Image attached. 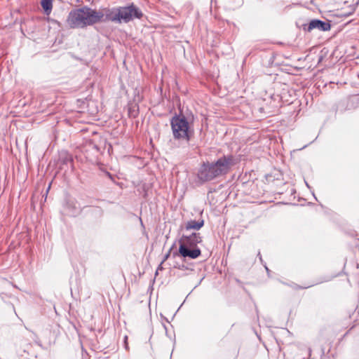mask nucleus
<instances>
[{
	"label": "nucleus",
	"instance_id": "nucleus-1",
	"mask_svg": "<svg viewBox=\"0 0 359 359\" xmlns=\"http://www.w3.org/2000/svg\"><path fill=\"white\" fill-rule=\"evenodd\" d=\"M103 10H94L84 6L71 11L67 22L71 28H84L99 22H104Z\"/></svg>",
	"mask_w": 359,
	"mask_h": 359
},
{
	"label": "nucleus",
	"instance_id": "nucleus-2",
	"mask_svg": "<svg viewBox=\"0 0 359 359\" xmlns=\"http://www.w3.org/2000/svg\"><path fill=\"white\" fill-rule=\"evenodd\" d=\"M232 156H224L213 163H203L198 169L197 177L202 182L211 181L226 174L235 164Z\"/></svg>",
	"mask_w": 359,
	"mask_h": 359
},
{
	"label": "nucleus",
	"instance_id": "nucleus-3",
	"mask_svg": "<svg viewBox=\"0 0 359 359\" xmlns=\"http://www.w3.org/2000/svg\"><path fill=\"white\" fill-rule=\"evenodd\" d=\"M104 15V22L111 21L116 23H127L134 18H140L142 16V12L133 4L124 6L116 7L111 9H103Z\"/></svg>",
	"mask_w": 359,
	"mask_h": 359
},
{
	"label": "nucleus",
	"instance_id": "nucleus-4",
	"mask_svg": "<svg viewBox=\"0 0 359 359\" xmlns=\"http://www.w3.org/2000/svg\"><path fill=\"white\" fill-rule=\"evenodd\" d=\"M170 125L174 139L189 142L194 135V130L184 116L172 117Z\"/></svg>",
	"mask_w": 359,
	"mask_h": 359
},
{
	"label": "nucleus",
	"instance_id": "nucleus-5",
	"mask_svg": "<svg viewBox=\"0 0 359 359\" xmlns=\"http://www.w3.org/2000/svg\"><path fill=\"white\" fill-rule=\"evenodd\" d=\"M202 241V238L199 233H193L189 236H182L179 241L180 246L184 248H191L197 249L196 245Z\"/></svg>",
	"mask_w": 359,
	"mask_h": 359
},
{
	"label": "nucleus",
	"instance_id": "nucleus-6",
	"mask_svg": "<svg viewBox=\"0 0 359 359\" xmlns=\"http://www.w3.org/2000/svg\"><path fill=\"white\" fill-rule=\"evenodd\" d=\"M331 28V25L327 22H324L320 20H311L307 27V30L311 32L313 29H318L320 31H328Z\"/></svg>",
	"mask_w": 359,
	"mask_h": 359
},
{
	"label": "nucleus",
	"instance_id": "nucleus-7",
	"mask_svg": "<svg viewBox=\"0 0 359 359\" xmlns=\"http://www.w3.org/2000/svg\"><path fill=\"white\" fill-rule=\"evenodd\" d=\"M179 253L183 257H189L191 259H196L201 255V250L199 248L193 249L191 248H184L183 246H180L179 248Z\"/></svg>",
	"mask_w": 359,
	"mask_h": 359
},
{
	"label": "nucleus",
	"instance_id": "nucleus-8",
	"mask_svg": "<svg viewBox=\"0 0 359 359\" xmlns=\"http://www.w3.org/2000/svg\"><path fill=\"white\" fill-rule=\"evenodd\" d=\"M204 224L203 220L201 221H195V220H191L188 222L186 224V229H195L198 230L200 229Z\"/></svg>",
	"mask_w": 359,
	"mask_h": 359
},
{
	"label": "nucleus",
	"instance_id": "nucleus-9",
	"mask_svg": "<svg viewBox=\"0 0 359 359\" xmlns=\"http://www.w3.org/2000/svg\"><path fill=\"white\" fill-rule=\"evenodd\" d=\"M41 4L46 14H49L53 8L52 0H41Z\"/></svg>",
	"mask_w": 359,
	"mask_h": 359
},
{
	"label": "nucleus",
	"instance_id": "nucleus-10",
	"mask_svg": "<svg viewBox=\"0 0 359 359\" xmlns=\"http://www.w3.org/2000/svg\"><path fill=\"white\" fill-rule=\"evenodd\" d=\"M139 107L137 104H131L128 108V114L130 116L136 117L138 115Z\"/></svg>",
	"mask_w": 359,
	"mask_h": 359
},
{
	"label": "nucleus",
	"instance_id": "nucleus-11",
	"mask_svg": "<svg viewBox=\"0 0 359 359\" xmlns=\"http://www.w3.org/2000/svg\"><path fill=\"white\" fill-rule=\"evenodd\" d=\"M66 161H67L72 162V157H71L70 156L67 155V156H66Z\"/></svg>",
	"mask_w": 359,
	"mask_h": 359
}]
</instances>
